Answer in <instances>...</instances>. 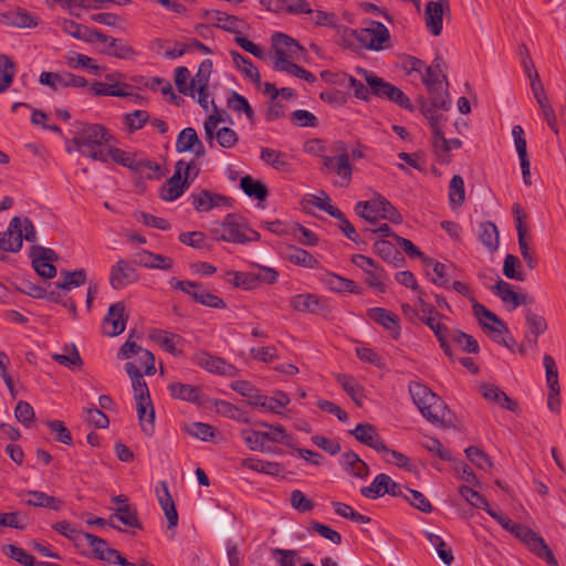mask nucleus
Masks as SVG:
<instances>
[{
	"label": "nucleus",
	"mask_w": 566,
	"mask_h": 566,
	"mask_svg": "<svg viewBox=\"0 0 566 566\" xmlns=\"http://www.w3.org/2000/svg\"><path fill=\"white\" fill-rule=\"evenodd\" d=\"M66 64L71 69H86L91 74L99 75L102 73V67L97 65L94 59L81 54V53H72L66 57Z\"/></svg>",
	"instance_id": "54"
},
{
	"label": "nucleus",
	"mask_w": 566,
	"mask_h": 566,
	"mask_svg": "<svg viewBox=\"0 0 566 566\" xmlns=\"http://www.w3.org/2000/svg\"><path fill=\"white\" fill-rule=\"evenodd\" d=\"M39 82L54 91L64 87H85L87 85V81L83 76L70 72H42Z\"/></svg>",
	"instance_id": "14"
},
{
	"label": "nucleus",
	"mask_w": 566,
	"mask_h": 566,
	"mask_svg": "<svg viewBox=\"0 0 566 566\" xmlns=\"http://www.w3.org/2000/svg\"><path fill=\"white\" fill-rule=\"evenodd\" d=\"M260 3L264 9L275 13L284 11L293 14L313 12L306 0H260Z\"/></svg>",
	"instance_id": "22"
},
{
	"label": "nucleus",
	"mask_w": 566,
	"mask_h": 566,
	"mask_svg": "<svg viewBox=\"0 0 566 566\" xmlns=\"http://www.w3.org/2000/svg\"><path fill=\"white\" fill-rule=\"evenodd\" d=\"M170 286L176 290H180L184 293L191 296V298L199 303L207 290L202 284L191 281H178L176 279L170 280Z\"/></svg>",
	"instance_id": "59"
},
{
	"label": "nucleus",
	"mask_w": 566,
	"mask_h": 566,
	"mask_svg": "<svg viewBox=\"0 0 566 566\" xmlns=\"http://www.w3.org/2000/svg\"><path fill=\"white\" fill-rule=\"evenodd\" d=\"M334 150L337 153L336 156H321L323 167L326 171L335 172L339 177V180L335 181L336 186L347 187L353 176V167L349 163L347 147L343 142H338L334 145Z\"/></svg>",
	"instance_id": "9"
},
{
	"label": "nucleus",
	"mask_w": 566,
	"mask_h": 566,
	"mask_svg": "<svg viewBox=\"0 0 566 566\" xmlns=\"http://www.w3.org/2000/svg\"><path fill=\"white\" fill-rule=\"evenodd\" d=\"M155 493L168 521V528H175L178 525V513L175 502L169 493L167 482L159 481L155 488Z\"/></svg>",
	"instance_id": "23"
},
{
	"label": "nucleus",
	"mask_w": 566,
	"mask_h": 566,
	"mask_svg": "<svg viewBox=\"0 0 566 566\" xmlns=\"http://www.w3.org/2000/svg\"><path fill=\"white\" fill-rule=\"evenodd\" d=\"M149 338L157 343L166 352L174 355L178 354L176 346L180 342L179 335L163 329H153L149 333Z\"/></svg>",
	"instance_id": "46"
},
{
	"label": "nucleus",
	"mask_w": 566,
	"mask_h": 566,
	"mask_svg": "<svg viewBox=\"0 0 566 566\" xmlns=\"http://www.w3.org/2000/svg\"><path fill=\"white\" fill-rule=\"evenodd\" d=\"M380 205L378 200V196L370 200L358 201L355 205V212L365 219L371 227H375L380 218Z\"/></svg>",
	"instance_id": "42"
},
{
	"label": "nucleus",
	"mask_w": 566,
	"mask_h": 566,
	"mask_svg": "<svg viewBox=\"0 0 566 566\" xmlns=\"http://www.w3.org/2000/svg\"><path fill=\"white\" fill-rule=\"evenodd\" d=\"M23 243L22 219L13 217L4 233L0 232V260L4 259L2 252L17 253Z\"/></svg>",
	"instance_id": "13"
},
{
	"label": "nucleus",
	"mask_w": 566,
	"mask_h": 566,
	"mask_svg": "<svg viewBox=\"0 0 566 566\" xmlns=\"http://www.w3.org/2000/svg\"><path fill=\"white\" fill-rule=\"evenodd\" d=\"M368 317L387 329L395 339L400 337V325L398 316L382 307L369 308Z\"/></svg>",
	"instance_id": "28"
},
{
	"label": "nucleus",
	"mask_w": 566,
	"mask_h": 566,
	"mask_svg": "<svg viewBox=\"0 0 566 566\" xmlns=\"http://www.w3.org/2000/svg\"><path fill=\"white\" fill-rule=\"evenodd\" d=\"M449 7L447 1H429L424 10V21L427 29L436 36L441 34L443 24V8Z\"/></svg>",
	"instance_id": "25"
},
{
	"label": "nucleus",
	"mask_w": 566,
	"mask_h": 566,
	"mask_svg": "<svg viewBox=\"0 0 566 566\" xmlns=\"http://www.w3.org/2000/svg\"><path fill=\"white\" fill-rule=\"evenodd\" d=\"M273 69L275 71L280 72H286L289 74H292L298 78H302L308 83H314L316 81V76L305 70L302 66H298L297 64L290 62H283L282 60L280 62H274Z\"/></svg>",
	"instance_id": "60"
},
{
	"label": "nucleus",
	"mask_w": 566,
	"mask_h": 566,
	"mask_svg": "<svg viewBox=\"0 0 566 566\" xmlns=\"http://www.w3.org/2000/svg\"><path fill=\"white\" fill-rule=\"evenodd\" d=\"M260 157L265 164L272 166L276 170L289 171L290 169V163L286 160V156L280 150L265 147L262 148Z\"/></svg>",
	"instance_id": "56"
},
{
	"label": "nucleus",
	"mask_w": 566,
	"mask_h": 566,
	"mask_svg": "<svg viewBox=\"0 0 566 566\" xmlns=\"http://www.w3.org/2000/svg\"><path fill=\"white\" fill-rule=\"evenodd\" d=\"M446 112V96L438 95L430 103L422 106V114L430 123L432 129V147L441 164H449L450 151L452 149H459L462 146V142L459 138H446L442 132V126L447 120L444 116Z\"/></svg>",
	"instance_id": "2"
},
{
	"label": "nucleus",
	"mask_w": 566,
	"mask_h": 566,
	"mask_svg": "<svg viewBox=\"0 0 566 566\" xmlns=\"http://www.w3.org/2000/svg\"><path fill=\"white\" fill-rule=\"evenodd\" d=\"M259 426L268 428L269 431H263L264 442L268 441L281 443L286 447H293V438L289 434L282 424H270L265 421H259Z\"/></svg>",
	"instance_id": "43"
},
{
	"label": "nucleus",
	"mask_w": 566,
	"mask_h": 566,
	"mask_svg": "<svg viewBox=\"0 0 566 566\" xmlns=\"http://www.w3.org/2000/svg\"><path fill=\"white\" fill-rule=\"evenodd\" d=\"M389 481V475L380 473L376 475L370 485L361 488L360 492L367 499H378L387 494Z\"/></svg>",
	"instance_id": "53"
},
{
	"label": "nucleus",
	"mask_w": 566,
	"mask_h": 566,
	"mask_svg": "<svg viewBox=\"0 0 566 566\" xmlns=\"http://www.w3.org/2000/svg\"><path fill=\"white\" fill-rule=\"evenodd\" d=\"M134 262L149 269L170 270L174 261L161 254H155L147 250H140L134 254Z\"/></svg>",
	"instance_id": "33"
},
{
	"label": "nucleus",
	"mask_w": 566,
	"mask_h": 566,
	"mask_svg": "<svg viewBox=\"0 0 566 566\" xmlns=\"http://www.w3.org/2000/svg\"><path fill=\"white\" fill-rule=\"evenodd\" d=\"M525 321L527 326L525 342L531 347H536L539 335L547 331V322L544 316L534 313L532 310L525 312Z\"/></svg>",
	"instance_id": "30"
},
{
	"label": "nucleus",
	"mask_w": 566,
	"mask_h": 566,
	"mask_svg": "<svg viewBox=\"0 0 566 566\" xmlns=\"http://www.w3.org/2000/svg\"><path fill=\"white\" fill-rule=\"evenodd\" d=\"M193 361L201 368L223 375V376H234L237 373V368L227 363L223 358L213 356L207 352H199L195 355Z\"/></svg>",
	"instance_id": "19"
},
{
	"label": "nucleus",
	"mask_w": 566,
	"mask_h": 566,
	"mask_svg": "<svg viewBox=\"0 0 566 566\" xmlns=\"http://www.w3.org/2000/svg\"><path fill=\"white\" fill-rule=\"evenodd\" d=\"M520 539L533 554L546 560L549 566H558V563L544 538L528 526L515 523L510 531Z\"/></svg>",
	"instance_id": "8"
},
{
	"label": "nucleus",
	"mask_w": 566,
	"mask_h": 566,
	"mask_svg": "<svg viewBox=\"0 0 566 566\" xmlns=\"http://www.w3.org/2000/svg\"><path fill=\"white\" fill-rule=\"evenodd\" d=\"M191 203L198 212H208L216 207L227 206L230 199L223 195L212 193L209 190L201 189L190 195Z\"/></svg>",
	"instance_id": "21"
},
{
	"label": "nucleus",
	"mask_w": 566,
	"mask_h": 566,
	"mask_svg": "<svg viewBox=\"0 0 566 566\" xmlns=\"http://www.w3.org/2000/svg\"><path fill=\"white\" fill-rule=\"evenodd\" d=\"M409 392L421 415L433 424L447 426L451 422L447 405L426 385L410 382Z\"/></svg>",
	"instance_id": "3"
},
{
	"label": "nucleus",
	"mask_w": 566,
	"mask_h": 566,
	"mask_svg": "<svg viewBox=\"0 0 566 566\" xmlns=\"http://www.w3.org/2000/svg\"><path fill=\"white\" fill-rule=\"evenodd\" d=\"M470 302L472 303L474 316L485 331L492 333L493 336H502L504 333H507L506 325L494 313L480 304L474 297H470Z\"/></svg>",
	"instance_id": "16"
},
{
	"label": "nucleus",
	"mask_w": 566,
	"mask_h": 566,
	"mask_svg": "<svg viewBox=\"0 0 566 566\" xmlns=\"http://www.w3.org/2000/svg\"><path fill=\"white\" fill-rule=\"evenodd\" d=\"M274 55L273 63L290 62L303 53V48L291 36L284 33H276L272 36Z\"/></svg>",
	"instance_id": "15"
},
{
	"label": "nucleus",
	"mask_w": 566,
	"mask_h": 566,
	"mask_svg": "<svg viewBox=\"0 0 566 566\" xmlns=\"http://www.w3.org/2000/svg\"><path fill=\"white\" fill-rule=\"evenodd\" d=\"M127 318L126 307L123 302L111 305L102 323L103 334L109 337L122 334L125 331Z\"/></svg>",
	"instance_id": "12"
},
{
	"label": "nucleus",
	"mask_w": 566,
	"mask_h": 566,
	"mask_svg": "<svg viewBox=\"0 0 566 566\" xmlns=\"http://www.w3.org/2000/svg\"><path fill=\"white\" fill-rule=\"evenodd\" d=\"M230 387L239 395L245 397L247 402L253 407H258L263 396L258 388H255L251 382L247 380L232 381Z\"/></svg>",
	"instance_id": "48"
},
{
	"label": "nucleus",
	"mask_w": 566,
	"mask_h": 566,
	"mask_svg": "<svg viewBox=\"0 0 566 566\" xmlns=\"http://www.w3.org/2000/svg\"><path fill=\"white\" fill-rule=\"evenodd\" d=\"M520 539L533 554L546 560L549 566H558V563L544 538L528 526L515 523L510 531Z\"/></svg>",
	"instance_id": "7"
},
{
	"label": "nucleus",
	"mask_w": 566,
	"mask_h": 566,
	"mask_svg": "<svg viewBox=\"0 0 566 566\" xmlns=\"http://www.w3.org/2000/svg\"><path fill=\"white\" fill-rule=\"evenodd\" d=\"M212 233L216 240L241 244L260 240L259 232L249 228L239 216L232 213L228 214Z\"/></svg>",
	"instance_id": "5"
},
{
	"label": "nucleus",
	"mask_w": 566,
	"mask_h": 566,
	"mask_svg": "<svg viewBox=\"0 0 566 566\" xmlns=\"http://www.w3.org/2000/svg\"><path fill=\"white\" fill-rule=\"evenodd\" d=\"M241 189L249 197H253L258 200H264L268 197V188L264 184L255 180L251 176H244L240 181Z\"/></svg>",
	"instance_id": "58"
},
{
	"label": "nucleus",
	"mask_w": 566,
	"mask_h": 566,
	"mask_svg": "<svg viewBox=\"0 0 566 566\" xmlns=\"http://www.w3.org/2000/svg\"><path fill=\"white\" fill-rule=\"evenodd\" d=\"M336 380L357 406L363 405L361 386L356 381L354 377L349 375L338 374L336 375Z\"/></svg>",
	"instance_id": "57"
},
{
	"label": "nucleus",
	"mask_w": 566,
	"mask_h": 566,
	"mask_svg": "<svg viewBox=\"0 0 566 566\" xmlns=\"http://www.w3.org/2000/svg\"><path fill=\"white\" fill-rule=\"evenodd\" d=\"M214 406L217 412L223 417L235 420L238 422L248 423L250 421L249 417L244 411H242L241 409H239L237 406L229 401L217 400Z\"/></svg>",
	"instance_id": "62"
},
{
	"label": "nucleus",
	"mask_w": 566,
	"mask_h": 566,
	"mask_svg": "<svg viewBox=\"0 0 566 566\" xmlns=\"http://www.w3.org/2000/svg\"><path fill=\"white\" fill-rule=\"evenodd\" d=\"M86 538L87 544L93 549V553L96 558L101 560H105L109 564H115L116 559L119 558V552L115 548H111L107 545V542L94 534L91 533H82Z\"/></svg>",
	"instance_id": "31"
},
{
	"label": "nucleus",
	"mask_w": 566,
	"mask_h": 566,
	"mask_svg": "<svg viewBox=\"0 0 566 566\" xmlns=\"http://www.w3.org/2000/svg\"><path fill=\"white\" fill-rule=\"evenodd\" d=\"M90 40L91 42H102L103 48L101 49V52L108 56L122 60H133L137 55L136 51L124 40L105 35L97 30H92V33H90Z\"/></svg>",
	"instance_id": "11"
},
{
	"label": "nucleus",
	"mask_w": 566,
	"mask_h": 566,
	"mask_svg": "<svg viewBox=\"0 0 566 566\" xmlns=\"http://www.w3.org/2000/svg\"><path fill=\"white\" fill-rule=\"evenodd\" d=\"M137 416L142 431L150 437L155 432V409L150 400L136 401Z\"/></svg>",
	"instance_id": "37"
},
{
	"label": "nucleus",
	"mask_w": 566,
	"mask_h": 566,
	"mask_svg": "<svg viewBox=\"0 0 566 566\" xmlns=\"http://www.w3.org/2000/svg\"><path fill=\"white\" fill-rule=\"evenodd\" d=\"M356 440L360 443L374 449L377 452L386 450V446L379 438L376 428L367 422L358 423L354 430L350 431Z\"/></svg>",
	"instance_id": "27"
},
{
	"label": "nucleus",
	"mask_w": 566,
	"mask_h": 566,
	"mask_svg": "<svg viewBox=\"0 0 566 566\" xmlns=\"http://www.w3.org/2000/svg\"><path fill=\"white\" fill-rule=\"evenodd\" d=\"M116 140L111 143L109 146L106 147L104 154V159H99L101 163H107L108 159L113 160L116 164H119L124 167L135 169L136 159L130 154L117 148L115 146Z\"/></svg>",
	"instance_id": "44"
},
{
	"label": "nucleus",
	"mask_w": 566,
	"mask_h": 566,
	"mask_svg": "<svg viewBox=\"0 0 566 566\" xmlns=\"http://www.w3.org/2000/svg\"><path fill=\"white\" fill-rule=\"evenodd\" d=\"M365 231H370L374 233H379L382 237H391L396 244L405 251L410 258H423V254L419 251V249L408 239L399 237L396 233L391 232V229L388 224H380L378 228H366Z\"/></svg>",
	"instance_id": "34"
},
{
	"label": "nucleus",
	"mask_w": 566,
	"mask_h": 566,
	"mask_svg": "<svg viewBox=\"0 0 566 566\" xmlns=\"http://www.w3.org/2000/svg\"><path fill=\"white\" fill-rule=\"evenodd\" d=\"M211 72L212 61L209 59L203 60L199 65L197 74L195 75L193 78H191L193 96L196 95V91H202L203 88H208Z\"/></svg>",
	"instance_id": "63"
},
{
	"label": "nucleus",
	"mask_w": 566,
	"mask_h": 566,
	"mask_svg": "<svg viewBox=\"0 0 566 566\" xmlns=\"http://www.w3.org/2000/svg\"><path fill=\"white\" fill-rule=\"evenodd\" d=\"M62 280L55 283L57 289L71 290L72 287H78L86 281V273L83 269L75 270L73 272H62Z\"/></svg>",
	"instance_id": "64"
},
{
	"label": "nucleus",
	"mask_w": 566,
	"mask_h": 566,
	"mask_svg": "<svg viewBox=\"0 0 566 566\" xmlns=\"http://www.w3.org/2000/svg\"><path fill=\"white\" fill-rule=\"evenodd\" d=\"M168 390L172 398L188 402H199L201 398V389L199 386L171 382L168 385Z\"/></svg>",
	"instance_id": "40"
},
{
	"label": "nucleus",
	"mask_w": 566,
	"mask_h": 566,
	"mask_svg": "<svg viewBox=\"0 0 566 566\" xmlns=\"http://www.w3.org/2000/svg\"><path fill=\"white\" fill-rule=\"evenodd\" d=\"M286 259L293 264L307 269H316L319 264L318 261L310 252L296 247H290L287 249Z\"/></svg>",
	"instance_id": "49"
},
{
	"label": "nucleus",
	"mask_w": 566,
	"mask_h": 566,
	"mask_svg": "<svg viewBox=\"0 0 566 566\" xmlns=\"http://www.w3.org/2000/svg\"><path fill=\"white\" fill-rule=\"evenodd\" d=\"M211 105L214 108L213 114L209 115L203 123L205 128V137L210 147L214 146V130L218 128V125L221 123H227L230 117L227 112L222 108H218L213 101H211Z\"/></svg>",
	"instance_id": "39"
},
{
	"label": "nucleus",
	"mask_w": 566,
	"mask_h": 566,
	"mask_svg": "<svg viewBox=\"0 0 566 566\" xmlns=\"http://www.w3.org/2000/svg\"><path fill=\"white\" fill-rule=\"evenodd\" d=\"M138 281L136 269L126 260L119 259L111 268L109 284L114 290H122Z\"/></svg>",
	"instance_id": "17"
},
{
	"label": "nucleus",
	"mask_w": 566,
	"mask_h": 566,
	"mask_svg": "<svg viewBox=\"0 0 566 566\" xmlns=\"http://www.w3.org/2000/svg\"><path fill=\"white\" fill-rule=\"evenodd\" d=\"M240 436L247 447L252 451L272 452V448L264 442L263 431L242 429Z\"/></svg>",
	"instance_id": "47"
},
{
	"label": "nucleus",
	"mask_w": 566,
	"mask_h": 566,
	"mask_svg": "<svg viewBox=\"0 0 566 566\" xmlns=\"http://www.w3.org/2000/svg\"><path fill=\"white\" fill-rule=\"evenodd\" d=\"M201 15L216 28L235 34L242 31L243 21L235 15L219 10H203Z\"/></svg>",
	"instance_id": "20"
},
{
	"label": "nucleus",
	"mask_w": 566,
	"mask_h": 566,
	"mask_svg": "<svg viewBox=\"0 0 566 566\" xmlns=\"http://www.w3.org/2000/svg\"><path fill=\"white\" fill-rule=\"evenodd\" d=\"M423 262L427 268L432 266V274H430L428 272V275L430 276L431 282L439 286L448 289L450 279L447 274V265L441 262L434 261L432 259H426V258H423Z\"/></svg>",
	"instance_id": "61"
},
{
	"label": "nucleus",
	"mask_w": 566,
	"mask_h": 566,
	"mask_svg": "<svg viewBox=\"0 0 566 566\" xmlns=\"http://www.w3.org/2000/svg\"><path fill=\"white\" fill-rule=\"evenodd\" d=\"M340 464L344 470L358 479H365L369 474L368 465L353 451L342 454Z\"/></svg>",
	"instance_id": "36"
},
{
	"label": "nucleus",
	"mask_w": 566,
	"mask_h": 566,
	"mask_svg": "<svg viewBox=\"0 0 566 566\" xmlns=\"http://www.w3.org/2000/svg\"><path fill=\"white\" fill-rule=\"evenodd\" d=\"M199 169L195 161H177L174 175L161 186L160 198L165 201L178 199L198 176Z\"/></svg>",
	"instance_id": "4"
},
{
	"label": "nucleus",
	"mask_w": 566,
	"mask_h": 566,
	"mask_svg": "<svg viewBox=\"0 0 566 566\" xmlns=\"http://www.w3.org/2000/svg\"><path fill=\"white\" fill-rule=\"evenodd\" d=\"M242 467L255 472L277 476L284 472V467L279 462L264 461L260 459H243Z\"/></svg>",
	"instance_id": "45"
},
{
	"label": "nucleus",
	"mask_w": 566,
	"mask_h": 566,
	"mask_svg": "<svg viewBox=\"0 0 566 566\" xmlns=\"http://www.w3.org/2000/svg\"><path fill=\"white\" fill-rule=\"evenodd\" d=\"M345 32L355 38L367 50L382 51L391 45L388 28L378 21H370L366 28L358 30L346 29Z\"/></svg>",
	"instance_id": "6"
},
{
	"label": "nucleus",
	"mask_w": 566,
	"mask_h": 566,
	"mask_svg": "<svg viewBox=\"0 0 566 566\" xmlns=\"http://www.w3.org/2000/svg\"><path fill=\"white\" fill-rule=\"evenodd\" d=\"M440 76H442L443 80H446V75H443L442 73L433 71L429 67L424 69V74L422 75V82L426 85V87L430 94V97L426 101H422L421 107L424 104L432 102L434 99V97H437L438 95H444L446 96V111L448 109L449 94L447 93V91L442 90V81L440 80Z\"/></svg>",
	"instance_id": "29"
},
{
	"label": "nucleus",
	"mask_w": 566,
	"mask_h": 566,
	"mask_svg": "<svg viewBox=\"0 0 566 566\" xmlns=\"http://www.w3.org/2000/svg\"><path fill=\"white\" fill-rule=\"evenodd\" d=\"M234 65L253 83L260 84L261 83V75L258 70V67L247 57L241 55L237 51L230 52Z\"/></svg>",
	"instance_id": "50"
},
{
	"label": "nucleus",
	"mask_w": 566,
	"mask_h": 566,
	"mask_svg": "<svg viewBox=\"0 0 566 566\" xmlns=\"http://www.w3.org/2000/svg\"><path fill=\"white\" fill-rule=\"evenodd\" d=\"M358 73L363 75L367 85L370 86L373 95L395 102L400 107L411 108L409 97L400 88L367 70H359Z\"/></svg>",
	"instance_id": "10"
},
{
	"label": "nucleus",
	"mask_w": 566,
	"mask_h": 566,
	"mask_svg": "<svg viewBox=\"0 0 566 566\" xmlns=\"http://www.w3.org/2000/svg\"><path fill=\"white\" fill-rule=\"evenodd\" d=\"M28 495L30 496L28 500L24 501V503L29 506H38V507H45L53 511H60L63 506V501L51 496L44 492L41 491H24L20 494V496Z\"/></svg>",
	"instance_id": "35"
},
{
	"label": "nucleus",
	"mask_w": 566,
	"mask_h": 566,
	"mask_svg": "<svg viewBox=\"0 0 566 566\" xmlns=\"http://www.w3.org/2000/svg\"><path fill=\"white\" fill-rule=\"evenodd\" d=\"M374 252L379 255L384 261L400 266L403 262L402 254L398 251L396 245L388 240H377L374 243Z\"/></svg>",
	"instance_id": "41"
},
{
	"label": "nucleus",
	"mask_w": 566,
	"mask_h": 566,
	"mask_svg": "<svg viewBox=\"0 0 566 566\" xmlns=\"http://www.w3.org/2000/svg\"><path fill=\"white\" fill-rule=\"evenodd\" d=\"M427 541L433 546L441 560L450 566L454 559L451 547L442 539L440 535L431 532H424Z\"/></svg>",
	"instance_id": "55"
},
{
	"label": "nucleus",
	"mask_w": 566,
	"mask_h": 566,
	"mask_svg": "<svg viewBox=\"0 0 566 566\" xmlns=\"http://www.w3.org/2000/svg\"><path fill=\"white\" fill-rule=\"evenodd\" d=\"M482 395L486 400L494 401L507 410H515L516 402L513 401L507 395L496 386H483L481 388Z\"/></svg>",
	"instance_id": "51"
},
{
	"label": "nucleus",
	"mask_w": 566,
	"mask_h": 566,
	"mask_svg": "<svg viewBox=\"0 0 566 566\" xmlns=\"http://www.w3.org/2000/svg\"><path fill=\"white\" fill-rule=\"evenodd\" d=\"M290 305L297 312L308 314H321L327 308L325 302L319 296L312 293L292 296Z\"/></svg>",
	"instance_id": "24"
},
{
	"label": "nucleus",
	"mask_w": 566,
	"mask_h": 566,
	"mask_svg": "<svg viewBox=\"0 0 566 566\" xmlns=\"http://www.w3.org/2000/svg\"><path fill=\"white\" fill-rule=\"evenodd\" d=\"M479 238L490 252H494L497 250L499 231L493 222L488 221L480 224Z\"/></svg>",
	"instance_id": "52"
},
{
	"label": "nucleus",
	"mask_w": 566,
	"mask_h": 566,
	"mask_svg": "<svg viewBox=\"0 0 566 566\" xmlns=\"http://www.w3.org/2000/svg\"><path fill=\"white\" fill-rule=\"evenodd\" d=\"M72 138H65V149L69 154L78 151L82 156L98 161L104 159L106 147L115 142V137L104 125L76 122Z\"/></svg>",
	"instance_id": "1"
},
{
	"label": "nucleus",
	"mask_w": 566,
	"mask_h": 566,
	"mask_svg": "<svg viewBox=\"0 0 566 566\" xmlns=\"http://www.w3.org/2000/svg\"><path fill=\"white\" fill-rule=\"evenodd\" d=\"M441 315L437 314V316H427L421 318V321L434 333L438 342L440 343L443 352L451 357V347L448 343V338L450 337V332L448 327L440 322Z\"/></svg>",
	"instance_id": "38"
},
{
	"label": "nucleus",
	"mask_w": 566,
	"mask_h": 566,
	"mask_svg": "<svg viewBox=\"0 0 566 566\" xmlns=\"http://www.w3.org/2000/svg\"><path fill=\"white\" fill-rule=\"evenodd\" d=\"M125 370L132 380L135 400L136 401L150 400V395H149L147 384H146L138 366L135 363L128 361L125 364Z\"/></svg>",
	"instance_id": "32"
},
{
	"label": "nucleus",
	"mask_w": 566,
	"mask_h": 566,
	"mask_svg": "<svg viewBox=\"0 0 566 566\" xmlns=\"http://www.w3.org/2000/svg\"><path fill=\"white\" fill-rule=\"evenodd\" d=\"M0 23L4 27L33 29L38 27V18L25 10H10L0 14Z\"/></svg>",
	"instance_id": "26"
},
{
	"label": "nucleus",
	"mask_w": 566,
	"mask_h": 566,
	"mask_svg": "<svg viewBox=\"0 0 566 566\" xmlns=\"http://www.w3.org/2000/svg\"><path fill=\"white\" fill-rule=\"evenodd\" d=\"M123 77L120 73H113L106 75V80L109 83L94 82L91 86V92L95 96H115L126 97L130 95V86L126 83H122L118 78Z\"/></svg>",
	"instance_id": "18"
}]
</instances>
